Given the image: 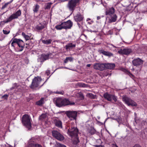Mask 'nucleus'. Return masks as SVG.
Segmentation results:
<instances>
[{"mask_svg": "<svg viewBox=\"0 0 147 147\" xmlns=\"http://www.w3.org/2000/svg\"><path fill=\"white\" fill-rule=\"evenodd\" d=\"M35 8L33 10V11L34 12H37L38 10V9L39 7V5L38 4H36L35 6Z\"/></svg>", "mask_w": 147, "mask_h": 147, "instance_id": "obj_34", "label": "nucleus"}, {"mask_svg": "<svg viewBox=\"0 0 147 147\" xmlns=\"http://www.w3.org/2000/svg\"><path fill=\"white\" fill-rule=\"evenodd\" d=\"M105 69H112L115 67V65L114 63H105Z\"/></svg>", "mask_w": 147, "mask_h": 147, "instance_id": "obj_18", "label": "nucleus"}, {"mask_svg": "<svg viewBox=\"0 0 147 147\" xmlns=\"http://www.w3.org/2000/svg\"><path fill=\"white\" fill-rule=\"evenodd\" d=\"M113 147H118L116 144H113Z\"/></svg>", "mask_w": 147, "mask_h": 147, "instance_id": "obj_47", "label": "nucleus"}, {"mask_svg": "<svg viewBox=\"0 0 147 147\" xmlns=\"http://www.w3.org/2000/svg\"><path fill=\"white\" fill-rule=\"evenodd\" d=\"M78 129L77 128L71 127L68 130L67 133L71 137L77 136H78Z\"/></svg>", "mask_w": 147, "mask_h": 147, "instance_id": "obj_8", "label": "nucleus"}, {"mask_svg": "<svg viewBox=\"0 0 147 147\" xmlns=\"http://www.w3.org/2000/svg\"><path fill=\"white\" fill-rule=\"evenodd\" d=\"M23 48H21V49L19 50V51H21L23 50Z\"/></svg>", "mask_w": 147, "mask_h": 147, "instance_id": "obj_48", "label": "nucleus"}, {"mask_svg": "<svg viewBox=\"0 0 147 147\" xmlns=\"http://www.w3.org/2000/svg\"><path fill=\"white\" fill-rule=\"evenodd\" d=\"M47 117V114L46 113L42 114L40 117L39 119L40 120H43L45 119Z\"/></svg>", "mask_w": 147, "mask_h": 147, "instance_id": "obj_28", "label": "nucleus"}, {"mask_svg": "<svg viewBox=\"0 0 147 147\" xmlns=\"http://www.w3.org/2000/svg\"><path fill=\"white\" fill-rule=\"evenodd\" d=\"M73 60V58L71 57H67L64 61L65 63H67L68 61H71Z\"/></svg>", "mask_w": 147, "mask_h": 147, "instance_id": "obj_29", "label": "nucleus"}, {"mask_svg": "<svg viewBox=\"0 0 147 147\" xmlns=\"http://www.w3.org/2000/svg\"><path fill=\"white\" fill-rule=\"evenodd\" d=\"M104 97L105 99L109 101H111L112 99L115 101L116 102L117 101V97L114 95L111 94L106 93L104 94Z\"/></svg>", "mask_w": 147, "mask_h": 147, "instance_id": "obj_10", "label": "nucleus"}, {"mask_svg": "<svg viewBox=\"0 0 147 147\" xmlns=\"http://www.w3.org/2000/svg\"><path fill=\"white\" fill-rule=\"evenodd\" d=\"M42 85H41V86H40V87L41 86H42V85Z\"/></svg>", "mask_w": 147, "mask_h": 147, "instance_id": "obj_56", "label": "nucleus"}, {"mask_svg": "<svg viewBox=\"0 0 147 147\" xmlns=\"http://www.w3.org/2000/svg\"><path fill=\"white\" fill-rule=\"evenodd\" d=\"M77 85L80 87H87L88 86V85L84 83H78Z\"/></svg>", "mask_w": 147, "mask_h": 147, "instance_id": "obj_26", "label": "nucleus"}, {"mask_svg": "<svg viewBox=\"0 0 147 147\" xmlns=\"http://www.w3.org/2000/svg\"><path fill=\"white\" fill-rule=\"evenodd\" d=\"M62 24H63L64 28L67 29L71 28L72 26L73 23L69 20L66 22H62Z\"/></svg>", "mask_w": 147, "mask_h": 147, "instance_id": "obj_13", "label": "nucleus"}, {"mask_svg": "<svg viewBox=\"0 0 147 147\" xmlns=\"http://www.w3.org/2000/svg\"><path fill=\"white\" fill-rule=\"evenodd\" d=\"M45 27V25L42 24L41 23H40L39 24L36 26L35 28L38 31H39L44 29Z\"/></svg>", "mask_w": 147, "mask_h": 147, "instance_id": "obj_24", "label": "nucleus"}, {"mask_svg": "<svg viewBox=\"0 0 147 147\" xmlns=\"http://www.w3.org/2000/svg\"><path fill=\"white\" fill-rule=\"evenodd\" d=\"M28 147H42V146L41 145L36 143L34 142H32L29 143Z\"/></svg>", "mask_w": 147, "mask_h": 147, "instance_id": "obj_22", "label": "nucleus"}, {"mask_svg": "<svg viewBox=\"0 0 147 147\" xmlns=\"http://www.w3.org/2000/svg\"><path fill=\"white\" fill-rule=\"evenodd\" d=\"M133 147H142L141 146L138 144H135Z\"/></svg>", "mask_w": 147, "mask_h": 147, "instance_id": "obj_46", "label": "nucleus"}, {"mask_svg": "<svg viewBox=\"0 0 147 147\" xmlns=\"http://www.w3.org/2000/svg\"><path fill=\"white\" fill-rule=\"evenodd\" d=\"M143 62V61L139 58L134 59L132 61L133 65L136 66L142 65Z\"/></svg>", "mask_w": 147, "mask_h": 147, "instance_id": "obj_14", "label": "nucleus"}, {"mask_svg": "<svg viewBox=\"0 0 147 147\" xmlns=\"http://www.w3.org/2000/svg\"><path fill=\"white\" fill-rule=\"evenodd\" d=\"M22 123L28 129L31 127L30 117L28 115H25L22 117Z\"/></svg>", "mask_w": 147, "mask_h": 147, "instance_id": "obj_3", "label": "nucleus"}, {"mask_svg": "<svg viewBox=\"0 0 147 147\" xmlns=\"http://www.w3.org/2000/svg\"><path fill=\"white\" fill-rule=\"evenodd\" d=\"M65 114L69 118H71L74 120L76 119L77 114V111H67L65 112Z\"/></svg>", "mask_w": 147, "mask_h": 147, "instance_id": "obj_9", "label": "nucleus"}, {"mask_svg": "<svg viewBox=\"0 0 147 147\" xmlns=\"http://www.w3.org/2000/svg\"><path fill=\"white\" fill-rule=\"evenodd\" d=\"M55 28L57 30H61L63 28H64L63 26V24H62V23L61 24L57 25L55 27Z\"/></svg>", "mask_w": 147, "mask_h": 147, "instance_id": "obj_32", "label": "nucleus"}, {"mask_svg": "<svg viewBox=\"0 0 147 147\" xmlns=\"http://www.w3.org/2000/svg\"><path fill=\"white\" fill-rule=\"evenodd\" d=\"M76 47V44H73L71 43L68 44L65 46L66 49L67 50H70L71 49L74 48Z\"/></svg>", "mask_w": 147, "mask_h": 147, "instance_id": "obj_21", "label": "nucleus"}, {"mask_svg": "<svg viewBox=\"0 0 147 147\" xmlns=\"http://www.w3.org/2000/svg\"><path fill=\"white\" fill-rule=\"evenodd\" d=\"M44 98H42L40 100L36 102V104L38 105L41 106L44 103Z\"/></svg>", "mask_w": 147, "mask_h": 147, "instance_id": "obj_27", "label": "nucleus"}, {"mask_svg": "<svg viewBox=\"0 0 147 147\" xmlns=\"http://www.w3.org/2000/svg\"><path fill=\"white\" fill-rule=\"evenodd\" d=\"M8 97V95L6 94H5L2 97V98H4V99H7Z\"/></svg>", "mask_w": 147, "mask_h": 147, "instance_id": "obj_41", "label": "nucleus"}, {"mask_svg": "<svg viewBox=\"0 0 147 147\" xmlns=\"http://www.w3.org/2000/svg\"><path fill=\"white\" fill-rule=\"evenodd\" d=\"M51 3H48L47 5L45 7V9H49L50 8Z\"/></svg>", "mask_w": 147, "mask_h": 147, "instance_id": "obj_39", "label": "nucleus"}, {"mask_svg": "<svg viewBox=\"0 0 147 147\" xmlns=\"http://www.w3.org/2000/svg\"><path fill=\"white\" fill-rule=\"evenodd\" d=\"M56 146V147H67L64 145L59 143L57 144Z\"/></svg>", "mask_w": 147, "mask_h": 147, "instance_id": "obj_37", "label": "nucleus"}, {"mask_svg": "<svg viewBox=\"0 0 147 147\" xmlns=\"http://www.w3.org/2000/svg\"><path fill=\"white\" fill-rule=\"evenodd\" d=\"M52 41V40L50 39L48 40H43L42 42L44 44L49 45L51 43Z\"/></svg>", "mask_w": 147, "mask_h": 147, "instance_id": "obj_30", "label": "nucleus"}, {"mask_svg": "<svg viewBox=\"0 0 147 147\" xmlns=\"http://www.w3.org/2000/svg\"><path fill=\"white\" fill-rule=\"evenodd\" d=\"M3 33L5 34H9L10 32V31H7L5 30H3Z\"/></svg>", "mask_w": 147, "mask_h": 147, "instance_id": "obj_40", "label": "nucleus"}, {"mask_svg": "<svg viewBox=\"0 0 147 147\" xmlns=\"http://www.w3.org/2000/svg\"><path fill=\"white\" fill-rule=\"evenodd\" d=\"M21 11L20 10L17 11L15 13H14L8 18H7L5 20L3 21L5 23H7L11 21L13 19L17 18L18 17L20 16L21 15Z\"/></svg>", "mask_w": 147, "mask_h": 147, "instance_id": "obj_5", "label": "nucleus"}, {"mask_svg": "<svg viewBox=\"0 0 147 147\" xmlns=\"http://www.w3.org/2000/svg\"><path fill=\"white\" fill-rule=\"evenodd\" d=\"M79 97H80L81 100H83L84 99V96L83 94L81 92H80L78 93Z\"/></svg>", "mask_w": 147, "mask_h": 147, "instance_id": "obj_38", "label": "nucleus"}, {"mask_svg": "<svg viewBox=\"0 0 147 147\" xmlns=\"http://www.w3.org/2000/svg\"><path fill=\"white\" fill-rule=\"evenodd\" d=\"M122 100L128 106L136 107L137 105L136 102L127 96H123L122 97Z\"/></svg>", "mask_w": 147, "mask_h": 147, "instance_id": "obj_6", "label": "nucleus"}, {"mask_svg": "<svg viewBox=\"0 0 147 147\" xmlns=\"http://www.w3.org/2000/svg\"><path fill=\"white\" fill-rule=\"evenodd\" d=\"M41 80L42 79L39 76L35 77L33 79L32 84L30 86V88L32 89H35L36 88L40 86Z\"/></svg>", "mask_w": 147, "mask_h": 147, "instance_id": "obj_2", "label": "nucleus"}, {"mask_svg": "<svg viewBox=\"0 0 147 147\" xmlns=\"http://www.w3.org/2000/svg\"><path fill=\"white\" fill-rule=\"evenodd\" d=\"M100 53L103 55L108 56L109 57L113 56V54L112 53L109 52L108 51H105L103 50H101L100 51Z\"/></svg>", "mask_w": 147, "mask_h": 147, "instance_id": "obj_23", "label": "nucleus"}, {"mask_svg": "<svg viewBox=\"0 0 147 147\" xmlns=\"http://www.w3.org/2000/svg\"><path fill=\"white\" fill-rule=\"evenodd\" d=\"M78 3L76 0H69L68 1L67 7L70 11L73 12L76 9Z\"/></svg>", "mask_w": 147, "mask_h": 147, "instance_id": "obj_4", "label": "nucleus"}, {"mask_svg": "<svg viewBox=\"0 0 147 147\" xmlns=\"http://www.w3.org/2000/svg\"><path fill=\"white\" fill-rule=\"evenodd\" d=\"M1 1V0H0V2Z\"/></svg>", "mask_w": 147, "mask_h": 147, "instance_id": "obj_58", "label": "nucleus"}, {"mask_svg": "<svg viewBox=\"0 0 147 147\" xmlns=\"http://www.w3.org/2000/svg\"><path fill=\"white\" fill-rule=\"evenodd\" d=\"M14 88L13 87H12L11 88V90H12L13 89H14Z\"/></svg>", "mask_w": 147, "mask_h": 147, "instance_id": "obj_53", "label": "nucleus"}, {"mask_svg": "<svg viewBox=\"0 0 147 147\" xmlns=\"http://www.w3.org/2000/svg\"><path fill=\"white\" fill-rule=\"evenodd\" d=\"M16 43L19 47L24 48V45L23 41L20 39L16 38Z\"/></svg>", "mask_w": 147, "mask_h": 147, "instance_id": "obj_20", "label": "nucleus"}, {"mask_svg": "<svg viewBox=\"0 0 147 147\" xmlns=\"http://www.w3.org/2000/svg\"><path fill=\"white\" fill-rule=\"evenodd\" d=\"M105 64L96 63L94 64L93 68L96 70H98L100 71L105 69Z\"/></svg>", "mask_w": 147, "mask_h": 147, "instance_id": "obj_11", "label": "nucleus"}, {"mask_svg": "<svg viewBox=\"0 0 147 147\" xmlns=\"http://www.w3.org/2000/svg\"><path fill=\"white\" fill-rule=\"evenodd\" d=\"M87 96L91 98H94L95 97V95L91 93L88 94Z\"/></svg>", "mask_w": 147, "mask_h": 147, "instance_id": "obj_33", "label": "nucleus"}, {"mask_svg": "<svg viewBox=\"0 0 147 147\" xmlns=\"http://www.w3.org/2000/svg\"><path fill=\"white\" fill-rule=\"evenodd\" d=\"M95 147H105L103 145H94Z\"/></svg>", "mask_w": 147, "mask_h": 147, "instance_id": "obj_44", "label": "nucleus"}, {"mask_svg": "<svg viewBox=\"0 0 147 147\" xmlns=\"http://www.w3.org/2000/svg\"><path fill=\"white\" fill-rule=\"evenodd\" d=\"M68 1V0H63V1Z\"/></svg>", "mask_w": 147, "mask_h": 147, "instance_id": "obj_54", "label": "nucleus"}, {"mask_svg": "<svg viewBox=\"0 0 147 147\" xmlns=\"http://www.w3.org/2000/svg\"><path fill=\"white\" fill-rule=\"evenodd\" d=\"M95 131L93 129H92V132L90 131V132L91 134L92 135L94 134L95 133Z\"/></svg>", "mask_w": 147, "mask_h": 147, "instance_id": "obj_45", "label": "nucleus"}, {"mask_svg": "<svg viewBox=\"0 0 147 147\" xmlns=\"http://www.w3.org/2000/svg\"><path fill=\"white\" fill-rule=\"evenodd\" d=\"M52 55L51 53H48L47 54H43L41 56V58L43 61L48 59L52 57Z\"/></svg>", "mask_w": 147, "mask_h": 147, "instance_id": "obj_16", "label": "nucleus"}, {"mask_svg": "<svg viewBox=\"0 0 147 147\" xmlns=\"http://www.w3.org/2000/svg\"><path fill=\"white\" fill-rule=\"evenodd\" d=\"M56 92L57 94H64V92L63 91H57Z\"/></svg>", "mask_w": 147, "mask_h": 147, "instance_id": "obj_43", "label": "nucleus"}, {"mask_svg": "<svg viewBox=\"0 0 147 147\" xmlns=\"http://www.w3.org/2000/svg\"><path fill=\"white\" fill-rule=\"evenodd\" d=\"M88 20H90V19H88Z\"/></svg>", "mask_w": 147, "mask_h": 147, "instance_id": "obj_57", "label": "nucleus"}, {"mask_svg": "<svg viewBox=\"0 0 147 147\" xmlns=\"http://www.w3.org/2000/svg\"><path fill=\"white\" fill-rule=\"evenodd\" d=\"M55 104L57 107H61L68 105H75V102L70 101L68 99L65 98L63 99L61 98H57L55 101Z\"/></svg>", "mask_w": 147, "mask_h": 147, "instance_id": "obj_1", "label": "nucleus"}, {"mask_svg": "<svg viewBox=\"0 0 147 147\" xmlns=\"http://www.w3.org/2000/svg\"><path fill=\"white\" fill-rule=\"evenodd\" d=\"M110 18L109 19V22L111 23L112 22H115L117 20V16L115 14L110 15Z\"/></svg>", "mask_w": 147, "mask_h": 147, "instance_id": "obj_19", "label": "nucleus"}, {"mask_svg": "<svg viewBox=\"0 0 147 147\" xmlns=\"http://www.w3.org/2000/svg\"><path fill=\"white\" fill-rule=\"evenodd\" d=\"M22 35L26 40H27L30 39V37L29 36L27 35H26L24 32H22Z\"/></svg>", "mask_w": 147, "mask_h": 147, "instance_id": "obj_31", "label": "nucleus"}, {"mask_svg": "<svg viewBox=\"0 0 147 147\" xmlns=\"http://www.w3.org/2000/svg\"><path fill=\"white\" fill-rule=\"evenodd\" d=\"M74 18L76 22H80L83 20V17L80 13H78L75 16Z\"/></svg>", "mask_w": 147, "mask_h": 147, "instance_id": "obj_17", "label": "nucleus"}, {"mask_svg": "<svg viewBox=\"0 0 147 147\" xmlns=\"http://www.w3.org/2000/svg\"><path fill=\"white\" fill-rule=\"evenodd\" d=\"M131 49H120L118 51V53L121 55H128L132 52Z\"/></svg>", "mask_w": 147, "mask_h": 147, "instance_id": "obj_12", "label": "nucleus"}, {"mask_svg": "<svg viewBox=\"0 0 147 147\" xmlns=\"http://www.w3.org/2000/svg\"><path fill=\"white\" fill-rule=\"evenodd\" d=\"M52 136L57 139L59 140H63L64 138L59 132L56 130H53L52 132Z\"/></svg>", "mask_w": 147, "mask_h": 147, "instance_id": "obj_7", "label": "nucleus"}, {"mask_svg": "<svg viewBox=\"0 0 147 147\" xmlns=\"http://www.w3.org/2000/svg\"><path fill=\"white\" fill-rule=\"evenodd\" d=\"M55 124L56 126L59 128H62V122L61 121L56 120L55 121Z\"/></svg>", "mask_w": 147, "mask_h": 147, "instance_id": "obj_25", "label": "nucleus"}, {"mask_svg": "<svg viewBox=\"0 0 147 147\" xmlns=\"http://www.w3.org/2000/svg\"><path fill=\"white\" fill-rule=\"evenodd\" d=\"M78 25L79 26L80 25V24L79 23H78Z\"/></svg>", "mask_w": 147, "mask_h": 147, "instance_id": "obj_55", "label": "nucleus"}, {"mask_svg": "<svg viewBox=\"0 0 147 147\" xmlns=\"http://www.w3.org/2000/svg\"><path fill=\"white\" fill-rule=\"evenodd\" d=\"M91 66L90 64H88L86 66L88 67H90Z\"/></svg>", "mask_w": 147, "mask_h": 147, "instance_id": "obj_50", "label": "nucleus"}, {"mask_svg": "<svg viewBox=\"0 0 147 147\" xmlns=\"http://www.w3.org/2000/svg\"><path fill=\"white\" fill-rule=\"evenodd\" d=\"M79 142V141L78 138L77 137L74 140L73 142V144H74L76 145Z\"/></svg>", "mask_w": 147, "mask_h": 147, "instance_id": "obj_35", "label": "nucleus"}, {"mask_svg": "<svg viewBox=\"0 0 147 147\" xmlns=\"http://www.w3.org/2000/svg\"><path fill=\"white\" fill-rule=\"evenodd\" d=\"M115 9L113 7L107 9L106 11V15H112L115 14Z\"/></svg>", "mask_w": 147, "mask_h": 147, "instance_id": "obj_15", "label": "nucleus"}, {"mask_svg": "<svg viewBox=\"0 0 147 147\" xmlns=\"http://www.w3.org/2000/svg\"><path fill=\"white\" fill-rule=\"evenodd\" d=\"M9 3H5V4L1 8V9H4L5 7H7V6L8 5Z\"/></svg>", "mask_w": 147, "mask_h": 147, "instance_id": "obj_42", "label": "nucleus"}, {"mask_svg": "<svg viewBox=\"0 0 147 147\" xmlns=\"http://www.w3.org/2000/svg\"><path fill=\"white\" fill-rule=\"evenodd\" d=\"M13 40V41H12V42L11 43V45L12 46V47H14V44H13L14 43H16V38H13L10 41V42H11L12 41V40Z\"/></svg>", "mask_w": 147, "mask_h": 147, "instance_id": "obj_36", "label": "nucleus"}, {"mask_svg": "<svg viewBox=\"0 0 147 147\" xmlns=\"http://www.w3.org/2000/svg\"><path fill=\"white\" fill-rule=\"evenodd\" d=\"M128 73H129V74H130V75H132V76H133V75H132V74H131L130 72H128Z\"/></svg>", "mask_w": 147, "mask_h": 147, "instance_id": "obj_51", "label": "nucleus"}, {"mask_svg": "<svg viewBox=\"0 0 147 147\" xmlns=\"http://www.w3.org/2000/svg\"><path fill=\"white\" fill-rule=\"evenodd\" d=\"M76 1H77L78 2H79L80 0H76Z\"/></svg>", "mask_w": 147, "mask_h": 147, "instance_id": "obj_52", "label": "nucleus"}, {"mask_svg": "<svg viewBox=\"0 0 147 147\" xmlns=\"http://www.w3.org/2000/svg\"><path fill=\"white\" fill-rule=\"evenodd\" d=\"M100 19V16H98L97 17V20H99Z\"/></svg>", "mask_w": 147, "mask_h": 147, "instance_id": "obj_49", "label": "nucleus"}]
</instances>
